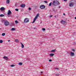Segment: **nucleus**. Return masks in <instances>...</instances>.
Masks as SVG:
<instances>
[{
	"instance_id": "nucleus-31",
	"label": "nucleus",
	"mask_w": 76,
	"mask_h": 76,
	"mask_svg": "<svg viewBox=\"0 0 76 76\" xmlns=\"http://www.w3.org/2000/svg\"><path fill=\"white\" fill-rule=\"evenodd\" d=\"M64 0V1H65V2H66L67 1V0Z\"/></svg>"
},
{
	"instance_id": "nucleus-5",
	"label": "nucleus",
	"mask_w": 76,
	"mask_h": 76,
	"mask_svg": "<svg viewBox=\"0 0 76 76\" xmlns=\"http://www.w3.org/2000/svg\"><path fill=\"white\" fill-rule=\"evenodd\" d=\"M45 6L43 5H42L40 6V8H41V9H45Z\"/></svg>"
},
{
	"instance_id": "nucleus-40",
	"label": "nucleus",
	"mask_w": 76,
	"mask_h": 76,
	"mask_svg": "<svg viewBox=\"0 0 76 76\" xmlns=\"http://www.w3.org/2000/svg\"><path fill=\"white\" fill-rule=\"evenodd\" d=\"M75 19H76V17H75Z\"/></svg>"
},
{
	"instance_id": "nucleus-15",
	"label": "nucleus",
	"mask_w": 76,
	"mask_h": 76,
	"mask_svg": "<svg viewBox=\"0 0 76 76\" xmlns=\"http://www.w3.org/2000/svg\"><path fill=\"white\" fill-rule=\"evenodd\" d=\"M4 16V15H3V14L0 15V17H3Z\"/></svg>"
},
{
	"instance_id": "nucleus-21",
	"label": "nucleus",
	"mask_w": 76,
	"mask_h": 76,
	"mask_svg": "<svg viewBox=\"0 0 76 76\" xmlns=\"http://www.w3.org/2000/svg\"><path fill=\"white\" fill-rule=\"evenodd\" d=\"M15 28H12L11 29L12 31H15Z\"/></svg>"
},
{
	"instance_id": "nucleus-42",
	"label": "nucleus",
	"mask_w": 76,
	"mask_h": 76,
	"mask_svg": "<svg viewBox=\"0 0 76 76\" xmlns=\"http://www.w3.org/2000/svg\"><path fill=\"white\" fill-rule=\"evenodd\" d=\"M57 69H58V68H57Z\"/></svg>"
},
{
	"instance_id": "nucleus-12",
	"label": "nucleus",
	"mask_w": 76,
	"mask_h": 76,
	"mask_svg": "<svg viewBox=\"0 0 76 76\" xmlns=\"http://www.w3.org/2000/svg\"><path fill=\"white\" fill-rule=\"evenodd\" d=\"M54 55V53H51L49 55L50 57H53Z\"/></svg>"
},
{
	"instance_id": "nucleus-11",
	"label": "nucleus",
	"mask_w": 76,
	"mask_h": 76,
	"mask_svg": "<svg viewBox=\"0 0 76 76\" xmlns=\"http://www.w3.org/2000/svg\"><path fill=\"white\" fill-rule=\"evenodd\" d=\"M70 55L71 56H75V55L74 54V53L73 52L71 53Z\"/></svg>"
},
{
	"instance_id": "nucleus-24",
	"label": "nucleus",
	"mask_w": 76,
	"mask_h": 76,
	"mask_svg": "<svg viewBox=\"0 0 76 76\" xmlns=\"http://www.w3.org/2000/svg\"><path fill=\"white\" fill-rule=\"evenodd\" d=\"M3 42V40H0V43H2Z\"/></svg>"
},
{
	"instance_id": "nucleus-17",
	"label": "nucleus",
	"mask_w": 76,
	"mask_h": 76,
	"mask_svg": "<svg viewBox=\"0 0 76 76\" xmlns=\"http://www.w3.org/2000/svg\"><path fill=\"white\" fill-rule=\"evenodd\" d=\"M6 35V34L5 33H3L2 34V36H4Z\"/></svg>"
},
{
	"instance_id": "nucleus-25",
	"label": "nucleus",
	"mask_w": 76,
	"mask_h": 76,
	"mask_svg": "<svg viewBox=\"0 0 76 76\" xmlns=\"http://www.w3.org/2000/svg\"><path fill=\"white\" fill-rule=\"evenodd\" d=\"M19 65H22V63L20 62L19 63Z\"/></svg>"
},
{
	"instance_id": "nucleus-13",
	"label": "nucleus",
	"mask_w": 76,
	"mask_h": 76,
	"mask_svg": "<svg viewBox=\"0 0 76 76\" xmlns=\"http://www.w3.org/2000/svg\"><path fill=\"white\" fill-rule=\"evenodd\" d=\"M20 44L21 45V47L23 48H24V45L22 44L21 42L20 43Z\"/></svg>"
},
{
	"instance_id": "nucleus-14",
	"label": "nucleus",
	"mask_w": 76,
	"mask_h": 76,
	"mask_svg": "<svg viewBox=\"0 0 76 76\" xmlns=\"http://www.w3.org/2000/svg\"><path fill=\"white\" fill-rule=\"evenodd\" d=\"M10 3V0H7V2H6V3L7 4H9Z\"/></svg>"
},
{
	"instance_id": "nucleus-39",
	"label": "nucleus",
	"mask_w": 76,
	"mask_h": 76,
	"mask_svg": "<svg viewBox=\"0 0 76 76\" xmlns=\"http://www.w3.org/2000/svg\"><path fill=\"white\" fill-rule=\"evenodd\" d=\"M41 72V73H43V72Z\"/></svg>"
},
{
	"instance_id": "nucleus-23",
	"label": "nucleus",
	"mask_w": 76,
	"mask_h": 76,
	"mask_svg": "<svg viewBox=\"0 0 76 76\" xmlns=\"http://www.w3.org/2000/svg\"><path fill=\"white\" fill-rule=\"evenodd\" d=\"M15 10L17 11V12H18V11H19V9H15Z\"/></svg>"
},
{
	"instance_id": "nucleus-32",
	"label": "nucleus",
	"mask_w": 76,
	"mask_h": 76,
	"mask_svg": "<svg viewBox=\"0 0 76 76\" xmlns=\"http://www.w3.org/2000/svg\"><path fill=\"white\" fill-rule=\"evenodd\" d=\"M50 18H51V17H53V15L50 16Z\"/></svg>"
},
{
	"instance_id": "nucleus-2",
	"label": "nucleus",
	"mask_w": 76,
	"mask_h": 76,
	"mask_svg": "<svg viewBox=\"0 0 76 76\" xmlns=\"http://www.w3.org/2000/svg\"><path fill=\"white\" fill-rule=\"evenodd\" d=\"M2 22H4V24L5 26H8V25H10V23H9V22L7 21V20H6L4 19L2 20Z\"/></svg>"
},
{
	"instance_id": "nucleus-4",
	"label": "nucleus",
	"mask_w": 76,
	"mask_h": 76,
	"mask_svg": "<svg viewBox=\"0 0 76 76\" xmlns=\"http://www.w3.org/2000/svg\"><path fill=\"white\" fill-rule=\"evenodd\" d=\"M29 19L26 18L24 20V22L25 23H28L29 22Z\"/></svg>"
},
{
	"instance_id": "nucleus-9",
	"label": "nucleus",
	"mask_w": 76,
	"mask_h": 76,
	"mask_svg": "<svg viewBox=\"0 0 76 76\" xmlns=\"http://www.w3.org/2000/svg\"><path fill=\"white\" fill-rule=\"evenodd\" d=\"M12 13V12L10 11V10H8V12L7 15H11Z\"/></svg>"
},
{
	"instance_id": "nucleus-10",
	"label": "nucleus",
	"mask_w": 76,
	"mask_h": 76,
	"mask_svg": "<svg viewBox=\"0 0 76 76\" xmlns=\"http://www.w3.org/2000/svg\"><path fill=\"white\" fill-rule=\"evenodd\" d=\"M20 7L24 8L25 7V4H22L20 6Z\"/></svg>"
},
{
	"instance_id": "nucleus-8",
	"label": "nucleus",
	"mask_w": 76,
	"mask_h": 76,
	"mask_svg": "<svg viewBox=\"0 0 76 76\" xmlns=\"http://www.w3.org/2000/svg\"><path fill=\"white\" fill-rule=\"evenodd\" d=\"M61 23H62V24H64L65 23H66L67 22L66 21H64L63 20H62L61 22Z\"/></svg>"
},
{
	"instance_id": "nucleus-26",
	"label": "nucleus",
	"mask_w": 76,
	"mask_h": 76,
	"mask_svg": "<svg viewBox=\"0 0 76 76\" xmlns=\"http://www.w3.org/2000/svg\"><path fill=\"white\" fill-rule=\"evenodd\" d=\"M15 66L14 65H10V66L12 67H14Z\"/></svg>"
},
{
	"instance_id": "nucleus-41",
	"label": "nucleus",
	"mask_w": 76,
	"mask_h": 76,
	"mask_svg": "<svg viewBox=\"0 0 76 76\" xmlns=\"http://www.w3.org/2000/svg\"><path fill=\"white\" fill-rule=\"evenodd\" d=\"M55 18H56V16H55Z\"/></svg>"
},
{
	"instance_id": "nucleus-3",
	"label": "nucleus",
	"mask_w": 76,
	"mask_h": 76,
	"mask_svg": "<svg viewBox=\"0 0 76 76\" xmlns=\"http://www.w3.org/2000/svg\"><path fill=\"white\" fill-rule=\"evenodd\" d=\"M39 17V13H38L37 14V15H36V16L34 18V19L33 21L32 22V23H34L35 22V20H36V19L38 18Z\"/></svg>"
},
{
	"instance_id": "nucleus-37",
	"label": "nucleus",
	"mask_w": 76,
	"mask_h": 76,
	"mask_svg": "<svg viewBox=\"0 0 76 76\" xmlns=\"http://www.w3.org/2000/svg\"><path fill=\"white\" fill-rule=\"evenodd\" d=\"M73 51H75V50L74 49H73Z\"/></svg>"
},
{
	"instance_id": "nucleus-27",
	"label": "nucleus",
	"mask_w": 76,
	"mask_h": 76,
	"mask_svg": "<svg viewBox=\"0 0 76 76\" xmlns=\"http://www.w3.org/2000/svg\"><path fill=\"white\" fill-rule=\"evenodd\" d=\"M44 3H47V1H44Z\"/></svg>"
},
{
	"instance_id": "nucleus-19",
	"label": "nucleus",
	"mask_w": 76,
	"mask_h": 76,
	"mask_svg": "<svg viewBox=\"0 0 76 76\" xmlns=\"http://www.w3.org/2000/svg\"><path fill=\"white\" fill-rule=\"evenodd\" d=\"M15 42H19V40H18V39H16L15 40Z\"/></svg>"
},
{
	"instance_id": "nucleus-34",
	"label": "nucleus",
	"mask_w": 76,
	"mask_h": 76,
	"mask_svg": "<svg viewBox=\"0 0 76 76\" xmlns=\"http://www.w3.org/2000/svg\"><path fill=\"white\" fill-rule=\"evenodd\" d=\"M8 42H10V40H8Z\"/></svg>"
},
{
	"instance_id": "nucleus-1",
	"label": "nucleus",
	"mask_w": 76,
	"mask_h": 76,
	"mask_svg": "<svg viewBox=\"0 0 76 76\" xmlns=\"http://www.w3.org/2000/svg\"><path fill=\"white\" fill-rule=\"evenodd\" d=\"M60 3L58 2V1H53L52 3V5L53 6H56L57 5H59Z\"/></svg>"
},
{
	"instance_id": "nucleus-7",
	"label": "nucleus",
	"mask_w": 76,
	"mask_h": 76,
	"mask_svg": "<svg viewBox=\"0 0 76 76\" xmlns=\"http://www.w3.org/2000/svg\"><path fill=\"white\" fill-rule=\"evenodd\" d=\"M0 10L1 11H4V10H6V8H4L3 7H2L0 8Z\"/></svg>"
},
{
	"instance_id": "nucleus-38",
	"label": "nucleus",
	"mask_w": 76,
	"mask_h": 76,
	"mask_svg": "<svg viewBox=\"0 0 76 76\" xmlns=\"http://www.w3.org/2000/svg\"><path fill=\"white\" fill-rule=\"evenodd\" d=\"M3 57H7L6 56H4Z\"/></svg>"
},
{
	"instance_id": "nucleus-22",
	"label": "nucleus",
	"mask_w": 76,
	"mask_h": 76,
	"mask_svg": "<svg viewBox=\"0 0 76 76\" xmlns=\"http://www.w3.org/2000/svg\"><path fill=\"white\" fill-rule=\"evenodd\" d=\"M15 22L16 24H17V23H18V21L17 20H15Z\"/></svg>"
},
{
	"instance_id": "nucleus-30",
	"label": "nucleus",
	"mask_w": 76,
	"mask_h": 76,
	"mask_svg": "<svg viewBox=\"0 0 76 76\" xmlns=\"http://www.w3.org/2000/svg\"><path fill=\"white\" fill-rule=\"evenodd\" d=\"M52 61V60H51V59H49V61Z\"/></svg>"
},
{
	"instance_id": "nucleus-20",
	"label": "nucleus",
	"mask_w": 76,
	"mask_h": 76,
	"mask_svg": "<svg viewBox=\"0 0 76 76\" xmlns=\"http://www.w3.org/2000/svg\"><path fill=\"white\" fill-rule=\"evenodd\" d=\"M3 58L4 59H5V60H8V58H7V57H4Z\"/></svg>"
},
{
	"instance_id": "nucleus-28",
	"label": "nucleus",
	"mask_w": 76,
	"mask_h": 76,
	"mask_svg": "<svg viewBox=\"0 0 76 76\" xmlns=\"http://www.w3.org/2000/svg\"><path fill=\"white\" fill-rule=\"evenodd\" d=\"M42 30H43V31H45V28H42Z\"/></svg>"
},
{
	"instance_id": "nucleus-6",
	"label": "nucleus",
	"mask_w": 76,
	"mask_h": 76,
	"mask_svg": "<svg viewBox=\"0 0 76 76\" xmlns=\"http://www.w3.org/2000/svg\"><path fill=\"white\" fill-rule=\"evenodd\" d=\"M74 4H75V3H71L69 4V6H70V7H72V6H74Z\"/></svg>"
},
{
	"instance_id": "nucleus-16",
	"label": "nucleus",
	"mask_w": 76,
	"mask_h": 76,
	"mask_svg": "<svg viewBox=\"0 0 76 76\" xmlns=\"http://www.w3.org/2000/svg\"><path fill=\"white\" fill-rule=\"evenodd\" d=\"M51 52H53L54 53H55L56 52V49H54V50H53L51 51Z\"/></svg>"
},
{
	"instance_id": "nucleus-29",
	"label": "nucleus",
	"mask_w": 76,
	"mask_h": 76,
	"mask_svg": "<svg viewBox=\"0 0 76 76\" xmlns=\"http://www.w3.org/2000/svg\"><path fill=\"white\" fill-rule=\"evenodd\" d=\"M28 10H31V8L30 7H29L28 8Z\"/></svg>"
},
{
	"instance_id": "nucleus-18",
	"label": "nucleus",
	"mask_w": 76,
	"mask_h": 76,
	"mask_svg": "<svg viewBox=\"0 0 76 76\" xmlns=\"http://www.w3.org/2000/svg\"><path fill=\"white\" fill-rule=\"evenodd\" d=\"M51 4H52V2H50L49 4V6H51Z\"/></svg>"
},
{
	"instance_id": "nucleus-35",
	"label": "nucleus",
	"mask_w": 76,
	"mask_h": 76,
	"mask_svg": "<svg viewBox=\"0 0 76 76\" xmlns=\"http://www.w3.org/2000/svg\"><path fill=\"white\" fill-rule=\"evenodd\" d=\"M53 11H54V12H55V10H54V9H53Z\"/></svg>"
},
{
	"instance_id": "nucleus-33",
	"label": "nucleus",
	"mask_w": 76,
	"mask_h": 76,
	"mask_svg": "<svg viewBox=\"0 0 76 76\" xmlns=\"http://www.w3.org/2000/svg\"><path fill=\"white\" fill-rule=\"evenodd\" d=\"M63 15H64V16H65L66 15V14L65 13H63Z\"/></svg>"
},
{
	"instance_id": "nucleus-36",
	"label": "nucleus",
	"mask_w": 76,
	"mask_h": 76,
	"mask_svg": "<svg viewBox=\"0 0 76 76\" xmlns=\"http://www.w3.org/2000/svg\"><path fill=\"white\" fill-rule=\"evenodd\" d=\"M60 7H60V6H59V8H60Z\"/></svg>"
}]
</instances>
